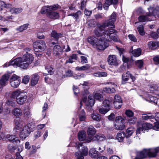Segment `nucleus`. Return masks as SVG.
Masks as SVG:
<instances>
[{"label":"nucleus","mask_w":159,"mask_h":159,"mask_svg":"<svg viewBox=\"0 0 159 159\" xmlns=\"http://www.w3.org/2000/svg\"><path fill=\"white\" fill-rule=\"evenodd\" d=\"M90 117L93 120L97 121H99L101 120V116L99 114L93 113L90 115Z\"/></svg>","instance_id":"obj_26"},{"label":"nucleus","mask_w":159,"mask_h":159,"mask_svg":"<svg viewBox=\"0 0 159 159\" xmlns=\"http://www.w3.org/2000/svg\"><path fill=\"white\" fill-rule=\"evenodd\" d=\"M112 102V100L110 99V100H105L103 101V106L106 108H110V104Z\"/></svg>","instance_id":"obj_37"},{"label":"nucleus","mask_w":159,"mask_h":159,"mask_svg":"<svg viewBox=\"0 0 159 159\" xmlns=\"http://www.w3.org/2000/svg\"><path fill=\"white\" fill-rule=\"evenodd\" d=\"M129 39L132 41L134 42H136L137 41V39L135 37L133 34H129L128 36Z\"/></svg>","instance_id":"obj_57"},{"label":"nucleus","mask_w":159,"mask_h":159,"mask_svg":"<svg viewBox=\"0 0 159 159\" xmlns=\"http://www.w3.org/2000/svg\"><path fill=\"white\" fill-rule=\"evenodd\" d=\"M158 89V87L157 84H153L150 86L149 89V92L151 93H153L154 91H156Z\"/></svg>","instance_id":"obj_39"},{"label":"nucleus","mask_w":159,"mask_h":159,"mask_svg":"<svg viewBox=\"0 0 159 159\" xmlns=\"http://www.w3.org/2000/svg\"><path fill=\"white\" fill-rule=\"evenodd\" d=\"M34 134L35 139H37L40 136L41 132L39 131H37L34 133Z\"/></svg>","instance_id":"obj_60"},{"label":"nucleus","mask_w":159,"mask_h":159,"mask_svg":"<svg viewBox=\"0 0 159 159\" xmlns=\"http://www.w3.org/2000/svg\"><path fill=\"white\" fill-rule=\"evenodd\" d=\"M134 132V129L133 127H130L128 128L126 130V137L128 138Z\"/></svg>","instance_id":"obj_33"},{"label":"nucleus","mask_w":159,"mask_h":159,"mask_svg":"<svg viewBox=\"0 0 159 159\" xmlns=\"http://www.w3.org/2000/svg\"><path fill=\"white\" fill-rule=\"evenodd\" d=\"M90 67V66L89 65L86 64L85 65L82 66H78L75 68V70L78 71L85 70H88Z\"/></svg>","instance_id":"obj_34"},{"label":"nucleus","mask_w":159,"mask_h":159,"mask_svg":"<svg viewBox=\"0 0 159 159\" xmlns=\"http://www.w3.org/2000/svg\"><path fill=\"white\" fill-rule=\"evenodd\" d=\"M31 125L30 124L24 126L20 131L19 134L20 138L22 139H25L30 134L31 131L30 128Z\"/></svg>","instance_id":"obj_9"},{"label":"nucleus","mask_w":159,"mask_h":159,"mask_svg":"<svg viewBox=\"0 0 159 159\" xmlns=\"http://www.w3.org/2000/svg\"><path fill=\"white\" fill-rule=\"evenodd\" d=\"M39 79V76L37 74L35 73L33 75L31 80V85L34 86L37 83Z\"/></svg>","instance_id":"obj_20"},{"label":"nucleus","mask_w":159,"mask_h":159,"mask_svg":"<svg viewBox=\"0 0 159 159\" xmlns=\"http://www.w3.org/2000/svg\"><path fill=\"white\" fill-rule=\"evenodd\" d=\"M159 7H157L155 9L152 7L148 8L149 13H147L146 15H141L139 17V20L140 22H143L152 20V19L154 17V16H157V12L158 11Z\"/></svg>","instance_id":"obj_5"},{"label":"nucleus","mask_w":159,"mask_h":159,"mask_svg":"<svg viewBox=\"0 0 159 159\" xmlns=\"http://www.w3.org/2000/svg\"><path fill=\"white\" fill-rule=\"evenodd\" d=\"M82 143H79L77 147V148H79L80 147H82L81 149L79 152H76L80 153V156L84 157L83 156H87L88 153V149L86 147H82Z\"/></svg>","instance_id":"obj_15"},{"label":"nucleus","mask_w":159,"mask_h":159,"mask_svg":"<svg viewBox=\"0 0 159 159\" xmlns=\"http://www.w3.org/2000/svg\"><path fill=\"white\" fill-rule=\"evenodd\" d=\"M11 97L12 98H16L17 102L20 105L23 104L27 99L26 96L20 89H17L12 92Z\"/></svg>","instance_id":"obj_6"},{"label":"nucleus","mask_w":159,"mask_h":159,"mask_svg":"<svg viewBox=\"0 0 159 159\" xmlns=\"http://www.w3.org/2000/svg\"><path fill=\"white\" fill-rule=\"evenodd\" d=\"M143 63V61L142 60H138L135 62V64L136 66L139 68H141L142 67Z\"/></svg>","instance_id":"obj_44"},{"label":"nucleus","mask_w":159,"mask_h":159,"mask_svg":"<svg viewBox=\"0 0 159 159\" xmlns=\"http://www.w3.org/2000/svg\"><path fill=\"white\" fill-rule=\"evenodd\" d=\"M28 27V25L24 24L16 29V30L20 32H21L26 30Z\"/></svg>","instance_id":"obj_41"},{"label":"nucleus","mask_w":159,"mask_h":159,"mask_svg":"<svg viewBox=\"0 0 159 159\" xmlns=\"http://www.w3.org/2000/svg\"><path fill=\"white\" fill-rule=\"evenodd\" d=\"M159 151V147L154 148L144 149L142 151L136 152V159L145 158L147 157H155Z\"/></svg>","instance_id":"obj_3"},{"label":"nucleus","mask_w":159,"mask_h":159,"mask_svg":"<svg viewBox=\"0 0 159 159\" xmlns=\"http://www.w3.org/2000/svg\"><path fill=\"white\" fill-rule=\"evenodd\" d=\"M156 42L151 41L148 43V45L149 48L151 50H154L157 48Z\"/></svg>","instance_id":"obj_31"},{"label":"nucleus","mask_w":159,"mask_h":159,"mask_svg":"<svg viewBox=\"0 0 159 159\" xmlns=\"http://www.w3.org/2000/svg\"><path fill=\"white\" fill-rule=\"evenodd\" d=\"M34 59V57L32 54L26 52L23 55L22 58H16L13 60L11 64L19 66L22 69H26L32 63Z\"/></svg>","instance_id":"obj_2"},{"label":"nucleus","mask_w":159,"mask_h":159,"mask_svg":"<svg viewBox=\"0 0 159 159\" xmlns=\"http://www.w3.org/2000/svg\"><path fill=\"white\" fill-rule=\"evenodd\" d=\"M141 53V50L139 48L134 50L132 51V54L136 57H138L140 55Z\"/></svg>","instance_id":"obj_40"},{"label":"nucleus","mask_w":159,"mask_h":159,"mask_svg":"<svg viewBox=\"0 0 159 159\" xmlns=\"http://www.w3.org/2000/svg\"><path fill=\"white\" fill-rule=\"evenodd\" d=\"M82 115H80L79 116V119L80 121H83L85 120L86 117L85 116V112L84 110H82L81 111Z\"/></svg>","instance_id":"obj_48"},{"label":"nucleus","mask_w":159,"mask_h":159,"mask_svg":"<svg viewBox=\"0 0 159 159\" xmlns=\"http://www.w3.org/2000/svg\"><path fill=\"white\" fill-rule=\"evenodd\" d=\"M46 70L48 72V73L50 75L52 74L54 72V70L51 66L48 65L45 67Z\"/></svg>","instance_id":"obj_45"},{"label":"nucleus","mask_w":159,"mask_h":159,"mask_svg":"<svg viewBox=\"0 0 159 159\" xmlns=\"http://www.w3.org/2000/svg\"><path fill=\"white\" fill-rule=\"evenodd\" d=\"M130 74L129 71H127L125 73H123L122 75V84H125L127 81L130 77Z\"/></svg>","instance_id":"obj_22"},{"label":"nucleus","mask_w":159,"mask_h":159,"mask_svg":"<svg viewBox=\"0 0 159 159\" xmlns=\"http://www.w3.org/2000/svg\"><path fill=\"white\" fill-rule=\"evenodd\" d=\"M125 114L127 116L129 117H132L134 115L133 111L129 110H126L125 111Z\"/></svg>","instance_id":"obj_47"},{"label":"nucleus","mask_w":159,"mask_h":159,"mask_svg":"<svg viewBox=\"0 0 159 159\" xmlns=\"http://www.w3.org/2000/svg\"><path fill=\"white\" fill-rule=\"evenodd\" d=\"M12 113L15 116L17 117L22 116V112L20 108H15L12 111Z\"/></svg>","instance_id":"obj_19"},{"label":"nucleus","mask_w":159,"mask_h":159,"mask_svg":"<svg viewBox=\"0 0 159 159\" xmlns=\"http://www.w3.org/2000/svg\"><path fill=\"white\" fill-rule=\"evenodd\" d=\"M63 52L62 48L59 45H57L54 46L53 48V53L57 57H61Z\"/></svg>","instance_id":"obj_14"},{"label":"nucleus","mask_w":159,"mask_h":159,"mask_svg":"<svg viewBox=\"0 0 159 159\" xmlns=\"http://www.w3.org/2000/svg\"><path fill=\"white\" fill-rule=\"evenodd\" d=\"M30 78V77L29 75H26L23 79L22 82L25 84H26L29 82Z\"/></svg>","instance_id":"obj_53"},{"label":"nucleus","mask_w":159,"mask_h":159,"mask_svg":"<svg viewBox=\"0 0 159 159\" xmlns=\"http://www.w3.org/2000/svg\"><path fill=\"white\" fill-rule=\"evenodd\" d=\"M75 155L76 158V159H84V157L82 156H80L79 152H76Z\"/></svg>","instance_id":"obj_64"},{"label":"nucleus","mask_w":159,"mask_h":159,"mask_svg":"<svg viewBox=\"0 0 159 159\" xmlns=\"http://www.w3.org/2000/svg\"><path fill=\"white\" fill-rule=\"evenodd\" d=\"M10 84L14 88H17L20 83V77L16 75H13L10 79Z\"/></svg>","instance_id":"obj_10"},{"label":"nucleus","mask_w":159,"mask_h":159,"mask_svg":"<svg viewBox=\"0 0 159 159\" xmlns=\"http://www.w3.org/2000/svg\"><path fill=\"white\" fill-rule=\"evenodd\" d=\"M104 92L107 93H114L115 92L116 90L113 88H110L105 87L103 89Z\"/></svg>","instance_id":"obj_38"},{"label":"nucleus","mask_w":159,"mask_h":159,"mask_svg":"<svg viewBox=\"0 0 159 159\" xmlns=\"http://www.w3.org/2000/svg\"><path fill=\"white\" fill-rule=\"evenodd\" d=\"M105 139V137L104 135L99 134H97L94 138L93 139L94 140H97L98 141H102L104 140Z\"/></svg>","instance_id":"obj_32"},{"label":"nucleus","mask_w":159,"mask_h":159,"mask_svg":"<svg viewBox=\"0 0 159 159\" xmlns=\"http://www.w3.org/2000/svg\"><path fill=\"white\" fill-rule=\"evenodd\" d=\"M107 26L104 23L102 24H98L97 27L95 29L94 33L97 37L103 36V40L102 38L98 39L94 37H89L87 39V42L91 44L93 47L97 49L103 50L108 46L109 44L106 42L113 40L115 42H118L119 39L116 33V31L113 29H108L106 30L105 29Z\"/></svg>","instance_id":"obj_1"},{"label":"nucleus","mask_w":159,"mask_h":159,"mask_svg":"<svg viewBox=\"0 0 159 159\" xmlns=\"http://www.w3.org/2000/svg\"><path fill=\"white\" fill-rule=\"evenodd\" d=\"M15 127L14 129L19 130L23 126L24 124L23 121L20 118H16L14 120Z\"/></svg>","instance_id":"obj_16"},{"label":"nucleus","mask_w":159,"mask_h":159,"mask_svg":"<svg viewBox=\"0 0 159 159\" xmlns=\"http://www.w3.org/2000/svg\"><path fill=\"white\" fill-rule=\"evenodd\" d=\"M110 108H102L99 110V112L102 114H105L107 113L109 110Z\"/></svg>","instance_id":"obj_50"},{"label":"nucleus","mask_w":159,"mask_h":159,"mask_svg":"<svg viewBox=\"0 0 159 159\" xmlns=\"http://www.w3.org/2000/svg\"><path fill=\"white\" fill-rule=\"evenodd\" d=\"M96 132V130L93 126H89L87 130V133L89 135H93L95 134Z\"/></svg>","instance_id":"obj_28"},{"label":"nucleus","mask_w":159,"mask_h":159,"mask_svg":"<svg viewBox=\"0 0 159 159\" xmlns=\"http://www.w3.org/2000/svg\"><path fill=\"white\" fill-rule=\"evenodd\" d=\"M98 100L99 101L103 99L102 95L99 93H93V94L90 95L87 100V97H84L82 99V101L84 102L87 106H93L95 103V100Z\"/></svg>","instance_id":"obj_4"},{"label":"nucleus","mask_w":159,"mask_h":159,"mask_svg":"<svg viewBox=\"0 0 159 159\" xmlns=\"http://www.w3.org/2000/svg\"><path fill=\"white\" fill-rule=\"evenodd\" d=\"M23 9L21 7H13L10 10V11L12 14H17L21 13Z\"/></svg>","instance_id":"obj_27"},{"label":"nucleus","mask_w":159,"mask_h":159,"mask_svg":"<svg viewBox=\"0 0 159 159\" xmlns=\"http://www.w3.org/2000/svg\"><path fill=\"white\" fill-rule=\"evenodd\" d=\"M142 127L144 131L151 129L152 127V125L150 123H145L142 124Z\"/></svg>","instance_id":"obj_35"},{"label":"nucleus","mask_w":159,"mask_h":159,"mask_svg":"<svg viewBox=\"0 0 159 159\" xmlns=\"http://www.w3.org/2000/svg\"><path fill=\"white\" fill-rule=\"evenodd\" d=\"M128 123L130 124H134L136 121V118L134 117L128 120Z\"/></svg>","instance_id":"obj_54"},{"label":"nucleus","mask_w":159,"mask_h":159,"mask_svg":"<svg viewBox=\"0 0 159 159\" xmlns=\"http://www.w3.org/2000/svg\"><path fill=\"white\" fill-rule=\"evenodd\" d=\"M33 46L35 52H39L44 51L47 48L45 42L43 40H39L34 43Z\"/></svg>","instance_id":"obj_7"},{"label":"nucleus","mask_w":159,"mask_h":159,"mask_svg":"<svg viewBox=\"0 0 159 159\" xmlns=\"http://www.w3.org/2000/svg\"><path fill=\"white\" fill-rule=\"evenodd\" d=\"M152 128L153 129L156 130H159V123L157 122L154 123V125Z\"/></svg>","instance_id":"obj_61"},{"label":"nucleus","mask_w":159,"mask_h":159,"mask_svg":"<svg viewBox=\"0 0 159 159\" xmlns=\"http://www.w3.org/2000/svg\"><path fill=\"white\" fill-rule=\"evenodd\" d=\"M6 104L9 106L12 107L14 106L15 105V103L11 100H7L6 102Z\"/></svg>","instance_id":"obj_56"},{"label":"nucleus","mask_w":159,"mask_h":159,"mask_svg":"<svg viewBox=\"0 0 159 159\" xmlns=\"http://www.w3.org/2000/svg\"><path fill=\"white\" fill-rule=\"evenodd\" d=\"M81 14V12L80 11H78L76 13L69 14L68 16H72L74 17L75 19V20L77 21L78 20L79 17L80 16Z\"/></svg>","instance_id":"obj_36"},{"label":"nucleus","mask_w":159,"mask_h":159,"mask_svg":"<svg viewBox=\"0 0 159 159\" xmlns=\"http://www.w3.org/2000/svg\"><path fill=\"white\" fill-rule=\"evenodd\" d=\"M6 138L8 139V140L11 142H20V140L18 138L16 137L15 135L8 134L7 135Z\"/></svg>","instance_id":"obj_24"},{"label":"nucleus","mask_w":159,"mask_h":159,"mask_svg":"<svg viewBox=\"0 0 159 159\" xmlns=\"http://www.w3.org/2000/svg\"><path fill=\"white\" fill-rule=\"evenodd\" d=\"M77 55L75 54H73L69 57V59L66 61V63H72L74 62L75 61L77 60Z\"/></svg>","instance_id":"obj_23"},{"label":"nucleus","mask_w":159,"mask_h":159,"mask_svg":"<svg viewBox=\"0 0 159 159\" xmlns=\"http://www.w3.org/2000/svg\"><path fill=\"white\" fill-rule=\"evenodd\" d=\"M114 101L116 102H122V100L120 97L119 95H116L115 96Z\"/></svg>","instance_id":"obj_58"},{"label":"nucleus","mask_w":159,"mask_h":159,"mask_svg":"<svg viewBox=\"0 0 159 159\" xmlns=\"http://www.w3.org/2000/svg\"><path fill=\"white\" fill-rule=\"evenodd\" d=\"M86 136L85 132L84 131L80 132L78 134V139L80 141L84 140L86 138Z\"/></svg>","instance_id":"obj_29"},{"label":"nucleus","mask_w":159,"mask_h":159,"mask_svg":"<svg viewBox=\"0 0 159 159\" xmlns=\"http://www.w3.org/2000/svg\"><path fill=\"white\" fill-rule=\"evenodd\" d=\"M118 2V0H106L105 4L110 5L111 4L116 5Z\"/></svg>","instance_id":"obj_43"},{"label":"nucleus","mask_w":159,"mask_h":159,"mask_svg":"<svg viewBox=\"0 0 159 159\" xmlns=\"http://www.w3.org/2000/svg\"><path fill=\"white\" fill-rule=\"evenodd\" d=\"M47 16L51 19H57L59 17V14L55 11H49L47 13Z\"/></svg>","instance_id":"obj_18"},{"label":"nucleus","mask_w":159,"mask_h":159,"mask_svg":"<svg viewBox=\"0 0 159 159\" xmlns=\"http://www.w3.org/2000/svg\"><path fill=\"white\" fill-rule=\"evenodd\" d=\"M58 6V5H54L53 6H45L43 7L41 10V13L44 14L47 12H49L51 10H55Z\"/></svg>","instance_id":"obj_17"},{"label":"nucleus","mask_w":159,"mask_h":159,"mask_svg":"<svg viewBox=\"0 0 159 159\" xmlns=\"http://www.w3.org/2000/svg\"><path fill=\"white\" fill-rule=\"evenodd\" d=\"M125 136V133L124 132H120L117 134L116 138L119 142H122Z\"/></svg>","instance_id":"obj_25"},{"label":"nucleus","mask_w":159,"mask_h":159,"mask_svg":"<svg viewBox=\"0 0 159 159\" xmlns=\"http://www.w3.org/2000/svg\"><path fill=\"white\" fill-rule=\"evenodd\" d=\"M116 14L115 12H113L110 16L107 22L104 23L106 24V25L108 27L112 28L115 27L114 23L116 21Z\"/></svg>","instance_id":"obj_11"},{"label":"nucleus","mask_w":159,"mask_h":159,"mask_svg":"<svg viewBox=\"0 0 159 159\" xmlns=\"http://www.w3.org/2000/svg\"><path fill=\"white\" fill-rule=\"evenodd\" d=\"M62 34L57 33L55 31H53L51 33V43L52 45H54L58 42L59 39L61 37Z\"/></svg>","instance_id":"obj_13"},{"label":"nucleus","mask_w":159,"mask_h":159,"mask_svg":"<svg viewBox=\"0 0 159 159\" xmlns=\"http://www.w3.org/2000/svg\"><path fill=\"white\" fill-rule=\"evenodd\" d=\"M99 74L100 75V77H106L107 75V73L105 72H100V74Z\"/></svg>","instance_id":"obj_63"},{"label":"nucleus","mask_w":159,"mask_h":159,"mask_svg":"<svg viewBox=\"0 0 159 159\" xmlns=\"http://www.w3.org/2000/svg\"><path fill=\"white\" fill-rule=\"evenodd\" d=\"M142 119L145 120H147L148 119L151 120L154 119V117L152 115H148L146 114H143L142 116Z\"/></svg>","instance_id":"obj_42"},{"label":"nucleus","mask_w":159,"mask_h":159,"mask_svg":"<svg viewBox=\"0 0 159 159\" xmlns=\"http://www.w3.org/2000/svg\"><path fill=\"white\" fill-rule=\"evenodd\" d=\"M107 62L109 65L112 66H116L119 65L118 60L115 55H109L107 58Z\"/></svg>","instance_id":"obj_12"},{"label":"nucleus","mask_w":159,"mask_h":159,"mask_svg":"<svg viewBox=\"0 0 159 159\" xmlns=\"http://www.w3.org/2000/svg\"><path fill=\"white\" fill-rule=\"evenodd\" d=\"M81 63L82 64L87 63L88 62V59L87 57L84 56H81L80 57Z\"/></svg>","instance_id":"obj_49"},{"label":"nucleus","mask_w":159,"mask_h":159,"mask_svg":"<svg viewBox=\"0 0 159 159\" xmlns=\"http://www.w3.org/2000/svg\"><path fill=\"white\" fill-rule=\"evenodd\" d=\"M153 61L156 64H159V56L155 57L153 58Z\"/></svg>","instance_id":"obj_62"},{"label":"nucleus","mask_w":159,"mask_h":159,"mask_svg":"<svg viewBox=\"0 0 159 159\" xmlns=\"http://www.w3.org/2000/svg\"><path fill=\"white\" fill-rule=\"evenodd\" d=\"M23 112L25 116L27 117H29L31 115L29 109L24 110Z\"/></svg>","instance_id":"obj_55"},{"label":"nucleus","mask_w":159,"mask_h":159,"mask_svg":"<svg viewBox=\"0 0 159 159\" xmlns=\"http://www.w3.org/2000/svg\"><path fill=\"white\" fill-rule=\"evenodd\" d=\"M122 102H116L114 101V104L116 108L119 109L122 106Z\"/></svg>","instance_id":"obj_51"},{"label":"nucleus","mask_w":159,"mask_h":159,"mask_svg":"<svg viewBox=\"0 0 159 159\" xmlns=\"http://www.w3.org/2000/svg\"><path fill=\"white\" fill-rule=\"evenodd\" d=\"M138 30L141 35H143L144 34V28L143 25L139 26L138 28Z\"/></svg>","instance_id":"obj_46"},{"label":"nucleus","mask_w":159,"mask_h":159,"mask_svg":"<svg viewBox=\"0 0 159 159\" xmlns=\"http://www.w3.org/2000/svg\"><path fill=\"white\" fill-rule=\"evenodd\" d=\"M151 36L154 39H157L158 38V35L157 33L154 32H152L151 33Z\"/></svg>","instance_id":"obj_59"},{"label":"nucleus","mask_w":159,"mask_h":159,"mask_svg":"<svg viewBox=\"0 0 159 159\" xmlns=\"http://www.w3.org/2000/svg\"><path fill=\"white\" fill-rule=\"evenodd\" d=\"M114 127L117 130H122L125 128L124 119L121 116L116 117Z\"/></svg>","instance_id":"obj_8"},{"label":"nucleus","mask_w":159,"mask_h":159,"mask_svg":"<svg viewBox=\"0 0 159 159\" xmlns=\"http://www.w3.org/2000/svg\"><path fill=\"white\" fill-rule=\"evenodd\" d=\"M10 77L8 74H5L3 75L0 80V83L2 86H4Z\"/></svg>","instance_id":"obj_21"},{"label":"nucleus","mask_w":159,"mask_h":159,"mask_svg":"<svg viewBox=\"0 0 159 159\" xmlns=\"http://www.w3.org/2000/svg\"><path fill=\"white\" fill-rule=\"evenodd\" d=\"M150 101L151 102H153L155 105L157 104L158 99L155 97L152 96L150 98Z\"/></svg>","instance_id":"obj_52"},{"label":"nucleus","mask_w":159,"mask_h":159,"mask_svg":"<svg viewBox=\"0 0 159 159\" xmlns=\"http://www.w3.org/2000/svg\"><path fill=\"white\" fill-rule=\"evenodd\" d=\"M98 152L95 148H92L89 151V155L92 157L95 158L98 156Z\"/></svg>","instance_id":"obj_30"}]
</instances>
